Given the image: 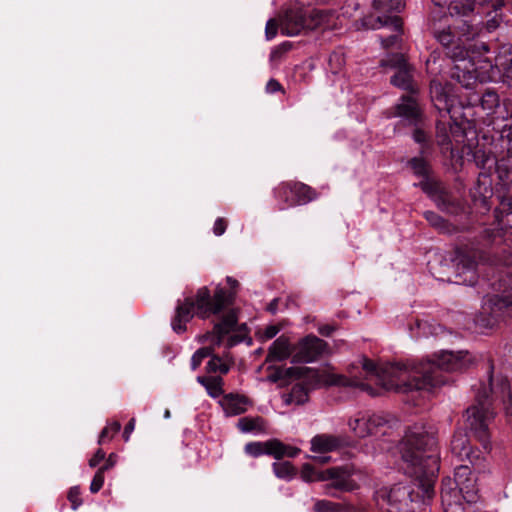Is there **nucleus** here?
<instances>
[{
  "label": "nucleus",
  "mask_w": 512,
  "mask_h": 512,
  "mask_svg": "<svg viewBox=\"0 0 512 512\" xmlns=\"http://www.w3.org/2000/svg\"><path fill=\"white\" fill-rule=\"evenodd\" d=\"M328 348V344L315 335H307L294 347L291 362L294 364L317 361Z\"/></svg>",
  "instance_id": "15"
},
{
  "label": "nucleus",
  "mask_w": 512,
  "mask_h": 512,
  "mask_svg": "<svg viewBox=\"0 0 512 512\" xmlns=\"http://www.w3.org/2000/svg\"><path fill=\"white\" fill-rule=\"evenodd\" d=\"M478 499L476 479L472 476L463 485L441 488V502L444 512H464L463 502L475 503Z\"/></svg>",
  "instance_id": "11"
},
{
  "label": "nucleus",
  "mask_w": 512,
  "mask_h": 512,
  "mask_svg": "<svg viewBox=\"0 0 512 512\" xmlns=\"http://www.w3.org/2000/svg\"><path fill=\"white\" fill-rule=\"evenodd\" d=\"M230 290L218 285L214 293L208 287L203 286L196 292L195 297H186L183 301L178 300L175 307V314L171 320V327L177 334L187 330V323L194 316L202 320L211 316L219 315L234 303L239 282L233 277L226 278Z\"/></svg>",
  "instance_id": "4"
},
{
  "label": "nucleus",
  "mask_w": 512,
  "mask_h": 512,
  "mask_svg": "<svg viewBox=\"0 0 512 512\" xmlns=\"http://www.w3.org/2000/svg\"><path fill=\"white\" fill-rule=\"evenodd\" d=\"M496 229H485L483 240L485 245H496L504 235H512V197H502L500 205L495 209Z\"/></svg>",
  "instance_id": "13"
},
{
  "label": "nucleus",
  "mask_w": 512,
  "mask_h": 512,
  "mask_svg": "<svg viewBox=\"0 0 512 512\" xmlns=\"http://www.w3.org/2000/svg\"><path fill=\"white\" fill-rule=\"evenodd\" d=\"M452 77L465 88H472L477 83V75L473 70L468 69L466 65L461 68L459 64H456Z\"/></svg>",
  "instance_id": "32"
},
{
  "label": "nucleus",
  "mask_w": 512,
  "mask_h": 512,
  "mask_svg": "<svg viewBox=\"0 0 512 512\" xmlns=\"http://www.w3.org/2000/svg\"><path fill=\"white\" fill-rule=\"evenodd\" d=\"M391 84L410 93L408 96H402L401 102L395 106L393 116L402 117L410 123L417 125L421 122L422 112L415 98L418 92V86L414 81V69L411 65H406L391 77Z\"/></svg>",
  "instance_id": "10"
},
{
  "label": "nucleus",
  "mask_w": 512,
  "mask_h": 512,
  "mask_svg": "<svg viewBox=\"0 0 512 512\" xmlns=\"http://www.w3.org/2000/svg\"><path fill=\"white\" fill-rule=\"evenodd\" d=\"M377 21L380 23V27H388L394 33L389 36H380L381 44L384 48H390L394 46L400 39L402 33V20L397 15H383L378 16Z\"/></svg>",
  "instance_id": "22"
},
{
  "label": "nucleus",
  "mask_w": 512,
  "mask_h": 512,
  "mask_svg": "<svg viewBox=\"0 0 512 512\" xmlns=\"http://www.w3.org/2000/svg\"><path fill=\"white\" fill-rule=\"evenodd\" d=\"M404 473L413 479V486H394L387 494L388 502L407 497L411 502L429 504L435 496V482L440 469L438 441L432 426L408 427L398 444Z\"/></svg>",
  "instance_id": "2"
},
{
  "label": "nucleus",
  "mask_w": 512,
  "mask_h": 512,
  "mask_svg": "<svg viewBox=\"0 0 512 512\" xmlns=\"http://www.w3.org/2000/svg\"><path fill=\"white\" fill-rule=\"evenodd\" d=\"M512 47L510 45H497L495 56L485 57V62L489 63L491 67H496L502 71L505 82L512 87Z\"/></svg>",
  "instance_id": "19"
},
{
  "label": "nucleus",
  "mask_w": 512,
  "mask_h": 512,
  "mask_svg": "<svg viewBox=\"0 0 512 512\" xmlns=\"http://www.w3.org/2000/svg\"><path fill=\"white\" fill-rule=\"evenodd\" d=\"M478 34V27L466 21L454 28H433V36L443 47L446 56L456 63L468 61L471 66L475 58L495 53L497 48L496 43L475 40Z\"/></svg>",
  "instance_id": "5"
},
{
  "label": "nucleus",
  "mask_w": 512,
  "mask_h": 512,
  "mask_svg": "<svg viewBox=\"0 0 512 512\" xmlns=\"http://www.w3.org/2000/svg\"><path fill=\"white\" fill-rule=\"evenodd\" d=\"M280 331V328L275 325L267 326L264 330V337L266 339L274 338Z\"/></svg>",
  "instance_id": "58"
},
{
  "label": "nucleus",
  "mask_w": 512,
  "mask_h": 512,
  "mask_svg": "<svg viewBox=\"0 0 512 512\" xmlns=\"http://www.w3.org/2000/svg\"><path fill=\"white\" fill-rule=\"evenodd\" d=\"M135 428V419L132 418L129 420V422L125 425L124 431H123V439L125 442L129 441L131 433L134 431Z\"/></svg>",
  "instance_id": "54"
},
{
  "label": "nucleus",
  "mask_w": 512,
  "mask_h": 512,
  "mask_svg": "<svg viewBox=\"0 0 512 512\" xmlns=\"http://www.w3.org/2000/svg\"><path fill=\"white\" fill-rule=\"evenodd\" d=\"M268 370H273L268 376V380L272 383H277L283 379H299L307 376L309 372H312L310 367H288L283 369L281 367L270 366Z\"/></svg>",
  "instance_id": "25"
},
{
  "label": "nucleus",
  "mask_w": 512,
  "mask_h": 512,
  "mask_svg": "<svg viewBox=\"0 0 512 512\" xmlns=\"http://www.w3.org/2000/svg\"><path fill=\"white\" fill-rule=\"evenodd\" d=\"M373 6L380 12H400L404 7L403 0H374Z\"/></svg>",
  "instance_id": "39"
},
{
  "label": "nucleus",
  "mask_w": 512,
  "mask_h": 512,
  "mask_svg": "<svg viewBox=\"0 0 512 512\" xmlns=\"http://www.w3.org/2000/svg\"><path fill=\"white\" fill-rule=\"evenodd\" d=\"M481 106L484 110L489 111L490 113H496L498 118L502 119H510L512 118V111L509 112L507 110L508 102L507 100H503L502 104L505 108V111L500 110L501 99L498 93L493 89H486L480 98Z\"/></svg>",
  "instance_id": "21"
},
{
  "label": "nucleus",
  "mask_w": 512,
  "mask_h": 512,
  "mask_svg": "<svg viewBox=\"0 0 512 512\" xmlns=\"http://www.w3.org/2000/svg\"><path fill=\"white\" fill-rule=\"evenodd\" d=\"M210 357L211 358L206 365V371L208 373H217L222 362V359L219 355H215L213 353L212 355H210Z\"/></svg>",
  "instance_id": "48"
},
{
  "label": "nucleus",
  "mask_w": 512,
  "mask_h": 512,
  "mask_svg": "<svg viewBox=\"0 0 512 512\" xmlns=\"http://www.w3.org/2000/svg\"><path fill=\"white\" fill-rule=\"evenodd\" d=\"M212 347L199 348L191 357V369L195 371L202 363V361L212 355Z\"/></svg>",
  "instance_id": "43"
},
{
  "label": "nucleus",
  "mask_w": 512,
  "mask_h": 512,
  "mask_svg": "<svg viewBox=\"0 0 512 512\" xmlns=\"http://www.w3.org/2000/svg\"><path fill=\"white\" fill-rule=\"evenodd\" d=\"M487 374L486 381H480L474 386V403L465 411L466 428L481 445V449L472 446L468 433L462 430L454 432L450 443L451 452L461 461H468L477 471H481L484 455L491 450L489 426L496 410L503 409L507 422L512 420V395L508 378L501 374L495 375L492 365H489Z\"/></svg>",
  "instance_id": "1"
},
{
  "label": "nucleus",
  "mask_w": 512,
  "mask_h": 512,
  "mask_svg": "<svg viewBox=\"0 0 512 512\" xmlns=\"http://www.w3.org/2000/svg\"><path fill=\"white\" fill-rule=\"evenodd\" d=\"M280 89H281V85H280V83L277 80L270 79L267 82V85H266L267 92L275 93V92L279 91Z\"/></svg>",
  "instance_id": "59"
},
{
  "label": "nucleus",
  "mask_w": 512,
  "mask_h": 512,
  "mask_svg": "<svg viewBox=\"0 0 512 512\" xmlns=\"http://www.w3.org/2000/svg\"><path fill=\"white\" fill-rule=\"evenodd\" d=\"M335 330L336 327L330 324L321 325L318 328V332L324 337H330Z\"/></svg>",
  "instance_id": "57"
},
{
  "label": "nucleus",
  "mask_w": 512,
  "mask_h": 512,
  "mask_svg": "<svg viewBox=\"0 0 512 512\" xmlns=\"http://www.w3.org/2000/svg\"><path fill=\"white\" fill-rule=\"evenodd\" d=\"M278 298H274L266 307V310L271 314H276L278 311Z\"/></svg>",
  "instance_id": "60"
},
{
  "label": "nucleus",
  "mask_w": 512,
  "mask_h": 512,
  "mask_svg": "<svg viewBox=\"0 0 512 512\" xmlns=\"http://www.w3.org/2000/svg\"><path fill=\"white\" fill-rule=\"evenodd\" d=\"M117 455L115 453L109 454L107 459L105 458V462L100 468L104 471H108L109 469L113 468L116 464Z\"/></svg>",
  "instance_id": "55"
},
{
  "label": "nucleus",
  "mask_w": 512,
  "mask_h": 512,
  "mask_svg": "<svg viewBox=\"0 0 512 512\" xmlns=\"http://www.w3.org/2000/svg\"><path fill=\"white\" fill-rule=\"evenodd\" d=\"M339 446V439L333 435H316L311 440V450L315 453H327L336 450Z\"/></svg>",
  "instance_id": "26"
},
{
  "label": "nucleus",
  "mask_w": 512,
  "mask_h": 512,
  "mask_svg": "<svg viewBox=\"0 0 512 512\" xmlns=\"http://www.w3.org/2000/svg\"><path fill=\"white\" fill-rule=\"evenodd\" d=\"M218 403L222 407L225 416L232 417L245 413L250 400L244 395L228 393L224 394Z\"/></svg>",
  "instance_id": "20"
},
{
  "label": "nucleus",
  "mask_w": 512,
  "mask_h": 512,
  "mask_svg": "<svg viewBox=\"0 0 512 512\" xmlns=\"http://www.w3.org/2000/svg\"><path fill=\"white\" fill-rule=\"evenodd\" d=\"M273 195L275 199L282 204L280 209L306 205L318 197V193L315 189L305 183L297 181L280 183L274 188Z\"/></svg>",
  "instance_id": "12"
},
{
  "label": "nucleus",
  "mask_w": 512,
  "mask_h": 512,
  "mask_svg": "<svg viewBox=\"0 0 512 512\" xmlns=\"http://www.w3.org/2000/svg\"><path fill=\"white\" fill-rule=\"evenodd\" d=\"M369 418L370 436L385 435L392 428L391 420L387 416L369 413Z\"/></svg>",
  "instance_id": "28"
},
{
  "label": "nucleus",
  "mask_w": 512,
  "mask_h": 512,
  "mask_svg": "<svg viewBox=\"0 0 512 512\" xmlns=\"http://www.w3.org/2000/svg\"><path fill=\"white\" fill-rule=\"evenodd\" d=\"M314 459H315L316 461H318L319 463L324 464V463H327V462L329 461L330 457H327V456H318V457H314Z\"/></svg>",
  "instance_id": "63"
},
{
  "label": "nucleus",
  "mask_w": 512,
  "mask_h": 512,
  "mask_svg": "<svg viewBox=\"0 0 512 512\" xmlns=\"http://www.w3.org/2000/svg\"><path fill=\"white\" fill-rule=\"evenodd\" d=\"M315 512H342L343 506L329 500H317L314 504Z\"/></svg>",
  "instance_id": "42"
},
{
  "label": "nucleus",
  "mask_w": 512,
  "mask_h": 512,
  "mask_svg": "<svg viewBox=\"0 0 512 512\" xmlns=\"http://www.w3.org/2000/svg\"><path fill=\"white\" fill-rule=\"evenodd\" d=\"M453 262V277H450L449 281L467 286H474L478 283V263L475 255L457 249Z\"/></svg>",
  "instance_id": "14"
},
{
  "label": "nucleus",
  "mask_w": 512,
  "mask_h": 512,
  "mask_svg": "<svg viewBox=\"0 0 512 512\" xmlns=\"http://www.w3.org/2000/svg\"><path fill=\"white\" fill-rule=\"evenodd\" d=\"M238 328V316L234 309H229L220 319L214 324L213 330L204 335L206 340H210L213 345L220 346L223 339L232 331Z\"/></svg>",
  "instance_id": "18"
},
{
  "label": "nucleus",
  "mask_w": 512,
  "mask_h": 512,
  "mask_svg": "<svg viewBox=\"0 0 512 512\" xmlns=\"http://www.w3.org/2000/svg\"><path fill=\"white\" fill-rule=\"evenodd\" d=\"M106 453L103 449L99 448L95 454L89 460V466L91 468L97 467L102 461L105 460Z\"/></svg>",
  "instance_id": "49"
},
{
  "label": "nucleus",
  "mask_w": 512,
  "mask_h": 512,
  "mask_svg": "<svg viewBox=\"0 0 512 512\" xmlns=\"http://www.w3.org/2000/svg\"><path fill=\"white\" fill-rule=\"evenodd\" d=\"M473 201L475 205H479L486 209H490V198L493 194L492 189L490 187L485 186L484 191L482 192L481 188V181L478 179V186L474 188V190L471 192Z\"/></svg>",
  "instance_id": "34"
},
{
  "label": "nucleus",
  "mask_w": 512,
  "mask_h": 512,
  "mask_svg": "<svg viewBox=\"0 0 512 512\" xmlns=\"http://www.w3.org/2000/svg\"><path fill=\"white\" fill-rule=\"evenodd\" d=\"M278 24L275 19L268 20L265 28L266 38L271 40L277 34Z\"/></svg>",
  "instance_id": "50"
},
{
  "label": "nucleus",
  "mask_w": 512,
  "mask_h": 512,
  "mask_svg": "<svg viewBox=\"0 0 512 512\" xmlns=\"http://www.w3.org/2000/svg\"><path fill=\"white\" fill-rule=\"evenodd\" d=\"M272 469L277 478L287 481L293 479L297 474L296 468L289 461L274 462Z\"/></svg>",
  "instance_id": "35"
},
{
  "label": "nucleus",
  "mask_w": 512,
  "mask_h": 512,
  "mask_svg": "<svg viewBox=\"0 0 512 512\" xmlns=\"http://www.w3.org/2000/svg\"><path fill=\"white\" fill-rule=\"evenodd\" d=\"M280 444H278V439L273 438L269 439L265 442L260 441H252L248 442L245 447L244 451L247 455L257 458L262 455H268V456H279V450L276 449L279 447Z\"/></svg>",
  "instance_id": "23"
},
{
  "label": "nucleus",
  "mask_w": 512,
  "mask_h": 512,
  "mask_svg": "<svg viewBox=\"0 0 512 512\" xmlns=\"http://www.w3.org/2000/svg\"><path fill=\"white\" fill-rule=\"evenodd\" d=\"M105 472L102 468H98L90 484L91 493L95 494L101 490L105 480Z\"/></svg>",
  "instance_id": "45"
},
{
  "label": "nucleus",
  "mask_w": 512,
  "mask_h": 512,
  "mask_svg": "<svg viewBox=\"0 0 512 512\" xmlns=\"http://www.w3.org/2000/svg\"><path fill=\"white\" fill-rule=\"evenodd\" d=\"M406 65H408V63L404 55L400 53L390 54L385 59L381 60V66L391 67L396 69L397 71L405 67Z\"/></svg>",
  "instance_id": "41"
},
{
  "label": "nucleus",
  "mask_w": 512,
  "mask_h": 512,
  "mask_svg": "<svg viewBox=\"0 0 512 512\" xmlns=\"http://www.w3.org/2000/svg\"><path fill=\"white\" fill-rule=\"evenodd\" d=\"M81 491L79 486H73L69 489L67 498L71 503V508L77 510L82 505Z\"/></svg>",
  "instance_id": "46"
},
{
  "label": "nucleus",
  "mask_w": 512,
  "mask_h": 512,
  "mask_svg": "<svg viewBox=\"0 0 512 512\" xmlns=\"http://www.w3.org/2000/svg\"><path fill=\"white\" fill-rule=\"evenodd\" d=\"M320 23L313 17L307 18L302 10H289L281 20V32L287 36L298 35L303 29H313Z\"/></svg>",
  "instance_id": "17"
},
{
  "label": "nucleus",
  "mask_w": 512,
  "mask_h": 512,
  "mask_svg": "<svg viewBox=\"0 0 512 512\" xmlns=\"http://www.w3.org/2000/svg\"><path fill=\"white\" fill-rule=\"evenodd\" d=\"M488 285L495 292L484 302L476 323L484 328H493L499 322L512 318V266L491 268Z\"/></svg>",
  "instance_id": "6"
},
{
  "label": "nucleus",
  "mask_w": 512,
  "mask_h": 512,
  "mask_svg": "<svg viewBox=\"0 0 512 512\" xmlns=\"http://www.w3.org/2000/svg\"><path fill=\"white\" fill-rule=\"evenodd\" d=\"M363 369L371 374L377 373V365L368 358H363Z\"/></svg>",
  "instance_id": "56"
},
{
  "label": "nucleus",
  "mask_w": 512,
  "mask_h": 512,
  "mask_svg": "<svg viewBox=\"0 0 512 512\" xmlns=\"http://www.w3.org/2000/svg\"><path fill=\"white\" fill-rule=\"evenodd\" d=\"M508 162H493L495 171L494 176L498 180V184L503 187L512 183V167L507 165Z\"/></svg>",
  "instance_id": "36"
},
{
  "label": "nucleus",
  "mask_w": 512,
  "mask_h": 512,
  "mask_svg": "<svg viewBox=\"0 0 512 512\" xmlns=\"http://www.w3.org/2000/svg\"><path fill=\"white\" fill-rule=\"evenodd\" d=\"M212 377L213 376H198L197 382L201 384L204 388H206L209 382L212 380Z\"/></svg>",
  "instance_id": "61"
},
{
  "label": "nucleus",
  "mask_w": 512,
  "mask_h": 512,
  "mask_svg": "<svg viewBox=\"0 0 512 512\" xmlns=\"http://www.w3.org/2000/svg\"><path fill=\"white\" fill-rule=\"evenodd\" d=\"M433 3L436 5V6H439V7H446V4H447V1L448 0H432Z\"/></svg>",
  "instance_id": "64"
},
{
  "label": "nucleus",
  "mask_w": 512,
  "mask_h": 512,
  "mask_svg": "<svg viewBox=\"0 0 512 512\" xmlns=\"http://www.w3.org/2000/svg\"><path fill=\"white\" fill-rule=\"evenodd\" d=\"M355 469L352 465L336 466L318 471L312 464L304 463L301 469V477L304 481H330L325 486V493L331 497H340L341 492H352L359 485L352 476Z\"/></svg>",
  "instance_id": "9"
},
{
  "label": "nucleus",
  "mask_w": 512,
  "mask_h": 512,
  "mask_svg": "<svg viewBox=\"0 0 512 512\" xmlns=\"http://www.w3.org/2000/svg\"><path fill=\"white\" fill-rule=\"evenodd\" d=\"M473 10L476 8L492 7L493 10H498L503 6L501 0H471Z\"/></svg>",
  "instance_id": "47"
},
{
  "label": "nucleus",
  "mask_w": 512,
  "mask_h": 512,
  "mask_svg": "<svg viewBox=\"0 0 512 512\" xmlns=\"http://www.w3.org/2000/svg\"><path fill=\"white\" fill-rule=\"evenodd\" d=\"M472 477V470L467 464L459 465L455 468L454 478L446 477L442 479L441 488L443 486L454 487L463 485L467 479Z\"/></svg>",
  "instance_id": "29"
},
{
  "label": "nucleus",
  "mask_w": 512,
  "mask_h": 512,
  "mask_svg": "<svg viewBox=\"0 0 512 512\" xmlns=\"http://www.w3.org/2000/svg\"><path fill=\"white\" fill-rule=\"evenodd\" d=\"M466 129L458 122H438L436 125V144L441 155L450 160H489L488 156L480 155L472 143H465Z\"/></svg>",
  "instance_id": "7"
},
{
  "label": "nucleus",
  "mask_w": 512,
  "mask_h": 512,
  "mask_svg": "<svg viewBox=\"0 0 512 512\" xmlns=\"http://www.w3.org/2000/svg\"><path fill=\"white\" fill-rule=\"evenodd\" d=\"M294 348H291L289 339L284 335L278 337L270 346L266 357L267 362H281L292 357Z\"/></svg>",
  "instance_id": "24"
},
{
  "label": "nucleus",
  "mask_w": 512,
  "mask_h": 512,
  "mask_svg": "<svg viewBox=\"0 0 512 512\" xmlns=\"http://www.w3.org/2000/svg\"><path fill=\"white\" fill-rule=\"evenodd\" d=\"M446 7L451 16H468L474 12L471 0H448Z\"/></svg>",
  "instance_id": "33"
},
{
  "label": "nucleus",
  "mask_w": 512,
  "mask_h": 512,
  "mask_svg": "<svg viewBox=\"0 0 512 512\" xmlns=\"http://www.w3.org/2000/svg\"><path fill=\"white\" fill-rule=\"evenodd\" d=\"M416 176L423 179L414 186L420 187L443 212L458 215L465 210V205L450 193L441 181L431 177L430 162H408Z\"/></svg>",
  "instance_id": "8"
},
{
  "label": "nucleus",
  "mask_w": 512,
  "mask_h": 512,
  "mask_svg": "<svg viewBox=\"0 0 512 512\" xmlns=\"http://www.w3.org/2000/svg\"><path fill=\"white\" fill-rule=\"evenodd\" d=\"M224 380L221 376H214L212 380L207 385L206 392L211 398H218L221 395H224Z\"/></svg>",
  "instance_id": "40"
},
{
  "label": "nucleus",
  "mask_w": 512,
  "mask_h": 512,
  "mask_svg": "<svg viewBox=\"0 0 512 512\" xmlns=\"http://www.w3.org/2000/svg\"><path fill=\"white\" fill-rule=\"evenodd\" d=\"M229 370H230V366L222 361L220 364V367L218 369V372L221 375H226L229 372Z\"/></svg>",
  "instance_id": "62"
},
{
  "label": "nucleus",
  "mask_w": 512,
  "mask_h": 512,
  "mask_svg": "<svg viewBox=\"0 0 512 512\" xmlns=\"http://www.w3.org/2000/svg\"><path fill=\"white\" fill-rule=\"evenodd\" d=\"M244 339H245V334H242V333L233 334L228 337L226 345L228 348H231V347H234V346L238 345L239 343H241Z\"/></svg>",
  "instance_id": "53"
},
{
  "label": "nucleus",
  "mask_w": 512,
  "mask_h": 512,
  "mask_svg": "<svg viewBox=\"0 0 512 512\" xmlns=\"http://www.w3.org/2000/svg\"><path fill=\"white\" fill-rule=\"evenodd\" d=\"M121 430V424L118 421L108 422L99 434L98 444L103 445L109 442Z\"/></svg>",
  "instance_id": "38"
},
{
  "label": "nucleus",
  "mask_w": 512,
  "mask_h": 512,
  "mask_svg": "<svg viewBox=\"0 0 512 512\" xmlns=\"http://www.w3.org/2000/svg\"><path fill=\"white\" fill-rule=\"evenodd\" d=\"M302 381L293 385L286 399L287 403L303 405L309 399V393L319 387L322 382V376L318 370L312 368L307 376L300 378Z\"/></svg>",
  "instance_id": "16"
},
{
  "label": "nucleus",
  "mask_w": 512,
  "mask_h": 512,
  "mask_svg": "<svg viewBox=\"0 0 512 512\" xmlns=\"http://www.w3.org/2000/svg\"><path fill=\"white\" fill-rule=\"evenodd\" d=\"M369 421V412H362L356 418L351 419L348 424L356 436L365 438L370 436Z\"/></svg>",
  "instance_id": "31"
},
{
  "label": "nucleus",
  "mask_w": 512,
  "mask_h": 512,
  "mask_svg": "<svg viewBox=\"0 0 512 512\" xmlns=\"http://www.w3.org/2000/svg\"><path fill=\"white\" fill-rule=\"evenodd\" d=\"M227 228V221L224 218H217L214 227L213 232L216 236H221L225 233Z\"/></svg>",
  "instance_id": "51"
},
{
  "label": "nucleus",
  "mask_w": 512,
  "mask_h": 512,
  "mask_svg": "<svg viewBox=\"0 0 512 512\" xmlns=\"http://www.w3.org/2000/svg\"><path fill=\"white\" fill-rule=\"evenodd\" d=\"M412 137L416 143L420 145V152L422 154V159L430 157L433 155L434 145L431 143L429 136L422 128H416L413 131ZM411 160H419L417 157L412 158Z\"/></svg>",
  "instance_id": "30"
},
{
  "label": "nucleus",
  "mask_w": 512,
  "mask_h": 512,
  "mask_svg": "<svg viewBox=\"0 0 512 512\" xmlns=\"http://www.w3.org/2000/svg\"><path fill=\"white\" fill-rule=\"evenodd\" d=\"M472 363L468 351H442L433 359L420 362L415 367L413 376L408 374V366L404 363H392L386 368L389 376L401 379L405 392L432 391V389L449 382L446 373L463 371Z\"/></svg>",
  "instance_id": "3"
},
{
  "label": "nucleus",
  "mask_w": 512,
  "mask_h": 512,
  "mask_svg": "<svg viewBox=\"0 0 512 512\" xmlns=\"http://www.w3.org/2000/svg\"><path fill=\"white\" fill-rule=\"evenodd\" d=\"M278 444H280L279 447L277 448L279 450V456H273L277 460H281L284 457L294 458L301 452L299 448L286 445L279 439Z\"/></svg>",
  "instance_id": "44"
},
{
  "label": "nucleus",
  "mask_w": 512,
  "mask_h": 512,
  "mask_svg": "<svg viewBox=\"0 0 512 512\" xmlns=\"http://www.w3.org/2000/svg\"><path fill=\"white\" fill-rule=\"evenodd\" d=\"M495 14L490 19H488L486 23V27L488 31L495 30L497 27H499L500 22L502 20V17L500 14L497 13V10H494Z\"/></svg>",
  "instance_id": "52"
},
{
  "label": "nucleus",
  "mask_w": 512,
  "mask_h": 512,
  "mask_svg": "<svg viewBox=\"0 0 512 512\" xmlns=\"http://www.w3.org/2000/svg\"><path fill=\"white\" fill-rule=\"evenodd\" d=\"M424 218L428 221V223L431 226L438 229L440 233L454 234L457 232V227L455 225L451 224L434 211L424 212Z\"/></svg>",
  "instance_id": "27"
},
{
  "label": "nucleus",
  "mask_w": 512,
  "mask_h": 512,
  "mask_svg": "<svg viewBox=\"0 0 512 512\" xmlns=\"http://www.w3.org/2000/svg\"><path fill=\"white\" fill-rule=\"evenodd\" d=\"M264 420L262 417H242L238 420L237 427L245 433L261 430Z\"/></svg>",
  "instance_id": "37"
}]
</instances>
